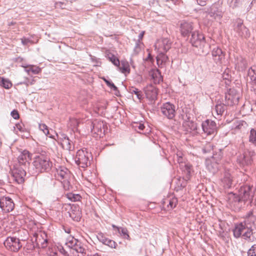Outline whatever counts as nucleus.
Instances as JSON below:
<instances>
[{
	"instance_id": "nucleus-1",
	"label": "nucleus",
	"mask_w": 256,
	"mask_h": 256,
	"mask_svg": "<svg viewBox=\"0 0 256 256\" xmlns=\"http://www.w3.org/2000/svg\"><path fill=\"white\" fill-rule=\"evenodd\" d=\"M254 193L250 186L245 185L241 186L239 194H230L229 195L228 204L231 209L234 211H239L246 202L252 200Z\"/></svg>"
},
{
	"instance_id": "nucleus-2",
	"label": "nucleus",
	"mask_w": 256,
	"mask_h": 256,
	"mask_svg": "<svg viewBox=\"0 0 256 256\" xmlns=\"http://www.w3.org/2000/svg\"><path fill=\"white\" fill-rule=\"evenodd\" d=\"M32 166L35 171L34 174H36L50 171L52 166V162L48 156L40 154L34 157Z\"/></svg>"
},
{
	"instance_id": "nucleus-3",
	"label": "nucleus",
	"mask_w": 256,
	"mask_h": 256,
	"mask_svg": "<svg viewBox=\"0 0 256 256\" xmlns=\"http://www.w3.org/2000/svg\"><path fill=\"white\" fill-rule=\"evenodd\" d=\"M191 113H182L179 114L180 122H182V128L186 134H196L198 133V126L193 120H192Z\"/></svg>"
},
{
	"instance_id": "nucleus-4",
	"label": "nucleus",
	"mask_w": 256,
	"mask_h": 256,
	"mask_svg": "<svg viewBox=\"0 0 256 256\" xmlns=\"http://www.w3.org/2000/svg\"><path fill=\"white\" fill-rule=\"evenodd\" d=\"M242 222L247 228V230L244 233L242 238L246 240H250L252 228H256V215L254 214L252 210L249 211L246 214Z\"/></svg>"
},
{
	"instance_id": "nucleus-5",
	"label": "nucleus",
	"mask_w": 256,
	"mask_h": 256,
	"mask_svg": "<svg viewBox=\"0 0 256 256\" xmlns=\"http://www.w3.org/2000/svg\"><path fill=\"white\" fill-rule=\"evenodd\" d=\"M56 176L62 184L64 188L69 190L71 186L69 181L71 177L70 171L66 168L60 166L56 169Z\"/></svg>"
},
{
	"instance_id": "nucleus-6",
	"label": "nucleus",
	"mask_w": 256,
	"mask_h": 256,
	"mask_svg": "<svg viewBox=\"0 0 256 256\" xmlns=\"http://www.w3.org/2000/svg\"><path fill=\"white\" fill-rule=\"evenodd\" d=\"M90 153L86 149H80L77 151L75 158L76 164L80 167L86 168L90 164Z\"/></svg>"
},
{
	"instance_id": "nucleus-7",
	"label": "nucleus",
	"mask_w": 256,
	"mask_h": 256,
	"mask_svg": "<svg viewBox=\"0 0 256 256\" xmlns=\"http://www.w3.org/2000/svg\"><path fill=\"white\" fill-rule=\"evenodd\" d=\"M32 240L36 242L38 247L44 248L48 246V236L45 232L38 231L32 233Z\"/></svg>"
},
{
	"instance_id": "nucleus-8",
	"label": "nucleus",
	"mask_w": 256,
	"mask_h": 256,
	"mask_svg": "<svg viewBox=\"0 0 256 256\" xmlns=\"http://www.w3.org/2000/svg\"><path fill=\"white\" fill-rule=\"evenodd\" d=\"M89 123H90V128L92 132L100 138L104 136L106 126L102 121L95 120L92 122L88 121Z\"/></svg>"
},
{
	"instance_id": "nucleus-9",
	"label": "nucleus",
	"mask_w": 256,
	"mask_h": 256,
	"mask_svg": "<svg viewBox=\"0 0 256 256\" xmlns=\"http://www.w3.org/2000/svg\"><path fill=\"white\" fill-rule=\"evenodd\" d=\"M7 250L12 252H17L22 247V244L18 238L14 236H8L4 242Z\"/></svg>"
},
{
	"instance_id": "nucleus-10",
	"label": "nucleus",
	"mask_w": 256,
	"mask_h": 256,
	"mask_svg": "<svg viewBox=\"0 0 256 256\" xmlns=\"http://www.w3.org/2000/svg\"><path fill=\"white\" fill-rule=\"evenodd\" d=\"M255 154L256 153L254 150H248L238 157L237 161L240 166H244L250 165L252 163L253 157Z\"/></svg>"
},
{
	"instance_id": "nucleus-11",
	"label": "nucleus",
	"mask_w": 256,
	"mask_h": 256,
	"mask_svg": "<svg viewBox=\"0 0 256 256\" xmlns=\"http://www.w3.org/2000/svg\"><path fill=\"white\" fill-rule=\"evenodd\" d=\"M14 208V204L8 196L0 197V210L4 213L12 212Z\"/></svg>"
},
{
	"instance_id": "nucleus-12",
	"label": "nucleus",
	"mask_w": 256,
	"mask_h": 256,
	"mask_svg": "<svg viewBox=\"0 0 256 256\" xmlns=\"http://www.w3.org/2000/svg\"><path fill=\"white\" fill-rule=\"evenodd\" d=\"M172 42L168 38L158 40L155 44V48L159 52H167L171 48Z\"/></svg>"
},
{
	"instance_id": "nucleus-13",
	"label": "nucleus",
	"mask_w": 256,
	"mask_h": 256,
	"mask_svg": "<svg viewBox=\"0 0 256 256\" xmlns=\"http://www.w3.org/2000/svg\"><path fill=\"white\" fill-rule=\"evenodd\" d=\"M190 41L194 46L197 48L204 46L206 43L203 34L196 31L192 33Z\"/></svg>"
},
{
	"instance_id": "nucleus-14",
	"label": "nucleus",
	"mask_w": 256,
	"mask_h": 256,
	"mask_svg": "<svg viewBox=\"0 0 256 256\" xmlns=\"http://www.w3.org/2000/svg\"><path fill=\"white\" fill-rule=\"evenodd\" d=\"M26 168L22 166L15 168L12 171L14 178L18 184H22L24 182V176L26 174Z\"/></svg>"
},
{
	"instance_id": "nucleus-15",
	"label": "nucleus",
	"mask_w": 256,
	"mask_h": 256,
	"mask_svg": "<svg viewBox=\"0 0 256 256\" xmlns=\"http://www.w3.org/2000/svg\"><path fill=\"white\" fill-rule=\"evenodd\" d=\"M31 156L32 154L28 150H24L21 152L18 158L20 166L26 168L30 164V161L32 158Z\"/></svg>"
},
{
	"instance_id": "nucleus-16",
	"label": "nucleus",
	"mask_w": 256,
	"mask_h": 256,
	"mask_svg": "<svg viewBox=\"0 0 256 256\" xmlns=\"http://www.w3.org/2000/svg\"><path fill=\"white\" fill-rule=\"evenodd\" d=\"M61 144L66 150H72L74 148V138L72 134L68 137L65 134H62L60 137Z\"/></svg>"
},
{
	"instance_id": "nucleus-17",
	"label": "nucleus",
	"mask_w": 256,
	"mask_h": 256,
	"mask_svg": "<svg viewBox=\"0 0 256 256\" xmlns=\"http://www.w3.org/2000/svg\"><path fill=\"white\" fill-rule=\"evenodd\" d=\"M202 130L206 135L212 134L216 130V123L212 120H206L202 124Z\"/></svg>"
},
{
	"instance_id": "nucleus-18",
	"label": "nucleus",
	"mask_w": 256,
	"mask_h": 256,
	"mask_svg": "<svg viewBox=\"0 0 256 256\" xmlns=\"http://www.w3.org/2000/svg\"><path fill=\"white\" fill-rule=\"evenodd\" d=\"M247 230V228L245 226L242 222L235 224L234 227L232 230L234 236L238 238L242 235L244 232Z\"/></svg>"
},
{
	"instance_id": "nucleus-19",
	"label": "nucleus",
	"mask_w": 256,
	"mask_h": 256,
	"mask_svg": "<svg viewBox=\"0 0 256 256\" xmlns=\"http://www.w3.org/2000/svg\"><path fill=\"white\" fill-rule=\"evenodd\" d=\"M145 94L146 98L150 100H155L157 98L158 89L152 85L148 86L145 88Z\"/></svg>"
},
{
	"instance_id": "nucleus-20",
	"label": "nucleus",
	"mask_w": 256,
	"mask_h": 256,
	"mask_svg": "<svg viewBox=\"0 0 256 256\" xmlns=\"http://www.w3.org/2000/svg\"><path fill=\"white\" fill-rule=\"evenodd\" d=\"M193 30L192 24L187 22H182L180 26V31L183 36H188Z\"/></svg>"
},
{
	"instance_id": "nucleus-21",
	"label": "nucleus",
	"mask_w": 256,
	"mask_h": 256,
	"mask_svg": "<svg viewBox=\"0 0 256 256\" xmlns=\"http://www.w3.org/2000/svg\"><path fill=\"white\" fill-rule=\"evenodd\" d=\"M226 97L228 100L230 101L232 104H235L238 103L240 95L234 89H230Z\"/></svg>"
},
{
	"instance_id": "nucleus-22",
	"label": "nucleus",
	"mask_w": 256,
	"mask_h": 256,
	"mask_svg": "<svg viewBox=\"0 0 256 256\" xmlns=\"http://www.w3.org/2000/svg\"><path fill=\"white\" fill-rule=\"evenodd\" d=\"M220 184L224 188H229L232 184V178L228 172H225L223 178L221 179Z\"/></svg>"
},
{
	"instance_id": "nucleus-23",
	"label": "nucleus",
	"mask_w": 256,
	"mask_h": 256,
	"mask_svg": "<svg viewBox=\"0 0 256 256\" xmlns=\"http://www.w3.org/2000/svg\"><path fill=\"white\" fill-rule=\"evenodd\" d=\"M180 168L186 174V178L189 180L192 171V166L186 161L184 163L180 164Z\"/></svg>"
},
{
	"instance_id": "nucleus-24",
	"label": "nucleus",
	"mask_w": 256,
	"mask_h": 256,
	"mask_svg": "<svg viewBox=\"0 0 256 256\" xmlns=\"http://www.w3.org/2000/svg\"><path fill=\"white\" fill-rule=\"evenodd\" d=\"M150 74L155 84H159L162 80V77L161 75V73L158 69L151 70L150 72Z\"/></svg>"
},
{
	"instance_id": "nucleus-25",
	"label": "nucleus",
	"mask_w": 256,
	"mask_h": 256,
	"mask_svg": "<svg viewBox=\"0 0 256 256\" xmlns=\"http://www.w3.org/2000/svg\"><path fill=\"white\" fill-rule=\"evenodd\" d=\"M212 56L216 62L222 63L224 59V56L221 49L217 48L212 51Z\"/></svg>"
},
{
	"instance_id": "nucleus-26",
	"label": "nucleus",
	"mask_w": 256,
	"mask_h": 256,
	"mask_svg": "<svg viewBox=\"0 0 256 256\" xmlns=\"http://www.w3.org/2000/svg\"><path fill=\"white\" fill-rule=\"evenodd\" d=\"M120 71L124 74H130V69L129 63L126 60H122L120 62V65L118 66Z\"/></svg>"
},
{
	"instance_id": "nucleus-27",
	"label": "nucleus",
	"mask_w": 256,
	"mask_h": 256,
	"mask_svg": "<svg viewBox=\"0 0 256 256\" xmlns=\"http://www.w3.org/2000/svg\"><path fill=\"white\" fill-rule=\"evenodd\" d=\"M166 52H160L156 56V62L159 67L165 64L168 60V57L164 54Z\"/></svg>"
},
{
	"instance_id": "nucleus-28",
	"label": "nucleus",
	"mask_w": 256,
	"mask_h": 256,
	"mask_svg": "<svg viewBox=\"0 0 256 256\" xmlns=\"http://www.w3.org/2000/svg\"><path fill=\"white\" fill-rule=\"evenodd\" d=\"M78 240L75 238L74 236H70L66 239L65 245L68 248L72 249L76 244H78Z\"/></svg>"
},
{
	"instance_id": "nucleus-29",
	"label": "nucleus",
	"mask_w": 256,
	"mask_h": 256,
	"mask_svg": "<svg viewBox=\"0 0 256 256\" xmlns=\"http://www.w3.org/2000/svg\"><path fill=\"white\" fill-rule=\"evenodd\" d=\"M112 227L117 229L118 232L120 234L122 238L126 240H130V236L128 230L126 228L118 227L113 224Z\"/></svg>"
},
{
	"instance_id": "nucleus-30",
	"label": "nucleus",
	"mask_w": 256,
	"mask_h": 256,
	"mask_svg": "<svg viewBox=\"0 0 256 256\" xmlns=\"http://www.w3.org/2000/svg\"><path fill=\"white\" fill-rule=\"evenodd\" d=\"M0 86L6 89H10L12 86V84L8 78L0 77Z\"/></svg>"
},
{
	"instance_id": "nucleus-31",
	"label": "nucleus",
	"mask_w": 256,
	"mask_h": 256,
	"mask_svg": "<svg viewBox=\"0 0 256 256\" xmlns=\"http://www.w3.org/2000/svg\"><path fill=\"white\" fill-rule=\"evenodd\" d=\"M161 110L162 112H174L175 106L170 102H166L161 107Z\"/></svg>"
},
{
	"instance_id": "nucleus-32",
	"label": "nucleus",
	"mask_w": 256,
	"mask_h": 256,
	"mask_svg": "<svg viewBox=\"0 0 256 256\" xmlns=\"http://www.w3.org/2000/svg\"><path fill=\"white\" fill-rule=\"evenodd\" d=\"M129 92L132 94H135L138 100L140 102H141L143 98L142 92L138 88L132 86L130 88Z\"/></svg>"
},
{
	"instance_id": "nucleus-33",
	"label": "nucleus",
	"mask_w": 256,
	"mask_h": 256,
	"mask_svg": "<svg viewBox=\"0 0 256 256\" xmlns=\"http://www.w3.org/2000/svg\"><path fill=\"white\" fill-rule=\"evenodd\" d=\"M66 198L71 202H74L80 201L82 198V196L80 194L72 192L67 194Z\"/></svg>"
},
{
	"instance_id": "nucleus-34",
	"label": "nucleus",
	"mask_w": 256,
	"mask_h": 256,
	"mask_svg": "<svg viewBox=\"0 0 256 256\" xmlns=\"http://www.w3.org/2000/svg\"><path fill=\"white\" fill-rule=\"evenodd\" d=\"M132 127L140 133H142V131L144 128V126L142 123V120H140V122H134L132 124Z\"/></svg>"
},
{
	"instance_id": "nucleus-35",
	"label": "nucleus",
	"mask_w": 256,
	"mask_h": 256,
	"mask_svg": "<svg viewBox=\"0 0 256 256\" xmlns=\"http://www.w3.org/2000/svg\"><path fill=\"white\" fill-rule=\"evenodd\" d=\"M70 216L74 220L78 222L80 220V213L79 210H72L70 212H69Z\"/></svg>"
},
{
	"instance_id": "nucleus-36",
	"label": "nucleus",
	"mask_w": 256,
	"mask_h": 256,
	"mask_svg": "<svg viewBox=\"0 0 256 256\" xmlns=\"http://www.w3.org/2000/svg\"><path fill=\"white\" fill-rule=\"evenodd\" d=\"M72 250L78 253L81 254L82 255L85 254L86 252V250L82 246V244L80 241H78V244H76Z\"/></svg>"
},
{
	"instance_id": "nucleus-37",
	"label": "nucleus",
	"mask_w": 256,
	"mask_h": 256,
	"mask_svg": "<svg viewBox=\"0 0 256 256\" xmlns=\"http://www.w3.org/2000/svg\"><path fill=\"white\" fill-rule=\"evenodd\" d=\"M248 77L250 80L254 83H256V70L251 68L248 72Z\"/></svg>"
},
{
	"instance_id": "nucleus-38",
	"label": "nucleus",
	"mask_w": 256,
	"mask_h": 256,
	"mask_svg": "<svg viewBox=\"0 0 256 256\" xmlns=\"http://www.w3.org/2000/svg\"><path fill=\"white\" fill-rule=\"evenodd\" d=\"M27 71L28 72H32L34 74H38L40 72L41 69L38 66H32L28 67Z\"/></svg>"
},
{
	"instance_id": "nucleus-39",
	"label": "nucleus",
	"mask_w": 256,
	"mask_h": 256,
	"mask_svg": "<svg viewBox=\"0 0 256 256\" xmlns=\"http://www.w3.org/2000/svg\"><path fill=\"white\" fill-rule=\"evenodd\" d=\"M108 58L114 66H117L120 65V60L114 55L108 54Z\"/></svg>"
},
{
	"instance_id": "nucleus-40",
	"label": "nucleus",
	"mask_w": 256,
	"mask_h": 256,
	"mask_svg": "<svg viewBox=\"0 0 256 256\" xmlns=\"http://www.w3.org/2000/svg\"><path fill=\"white\" fill-rule=\"evenodd\" d=\"M178 200L176 198H172L169 200L168 204L167 205V207L168 209H172L175 208L177 204Z\"/></svg>"
},
{
	"instance_id": "nucleus-41",
	"label": "nucleus",
	"mask_w": 256,
	"mask_h": 256,
	"mask_svg": "<svg viewBox=\"0 0 256 256\" xmlns=\"http://www.w3.org/2000/svg\"><path fill=\"white\" fill-rule=\"evenodd\" d=\"M250 141L253 144H256V130L252 129L250 135Z\"/></svg>"
},
{
	"instance_id": "nucleus-42",
	"label": "nucleus",
	"mask_w": 256,
	"mask_h": 256,
	"mask_svg": "<svg viewBox=\"0 0 256 256\" xmlns=\"http://www.w3.org/2000/svg\"><path fill=\"white\" fill-rule=\"evenodd\" d=\"M38 126L40 130L42 131V132L46 136L48 135V134H49V131L48 126L46 124H39Z\"/></svg>"
},
{
	"instance_id": "nucleus-43",
	"label": "nucleus",
	"mask_w": 256,
	"mask_h": 256,
	"mask_svg": "<svg viewBox=\"0 0 256 256\" xmlns=\"http://www.w3.org/2000/svg\"><path fill=\"white\" fill-rule=\"evenodd\" d=\"M14 130L16 132L18 131L20 132H24V124L22 123H18L15 125L14 126Z\"/></svg>"
},
{
	"instance_id": "nucleus-44",
	"label": "nucleus",
	"mask_w": 256,
	"mask_h": 256,
	"mask_svg": "<svg viewBox=\"0 0 256 256\" xmlns=\"http://www.w3.org/2000/svg\"><path fill=\"white\" fill-rule=\"evenodd\" d=\"M248 256H256V244L252 246L248 252Z\"/></svg>"
},
{
	"instance_id": "nucleus-45",
	"label": "nucleus",
	"mask_w": 256,
	"mask_h": 256,
	"mask_svg": "<svg viewBox=\"0 0 256 256\" xmlns=\"http://www.w3.org/2000/svg\"><path fill=\"white\" fill-rule=\"evenodd\" d=\"M206 167L212 173L216 172L218 170V166L216 164H214V166H212V164H207Z\"/></svg>"
},
{
	"instance_id": "nucleus-46",
	"label": "nucleus",
	"mask_w": 256,
	"mask_h": 256,
	"mask_svg": "<svg viewBox=\"0 0 256 256\" xmlns=\"http://www.w3.org/2000/svg\"><path fill=\"white\" fill-rule=\"evenodd\" d=\"M105 245L108 246L111 248H116L117 244L114 240L108 238Z\"/></svg>"
},
{
	"instance_id": "nucleus-47",
	"label": "nucleus",
	"mask_w": 256,
	"mask_h": 256,
	"mask_svg": "<svg viewBox=\"0 0 256 256\" xmlns=\"http://www.w3.org/2000/svg\"><path fill=\"white\" fill-rule=\"evenodd\" d=\"M98 240H100V242L104 244H106V243L107 242V240H108V238L104 236L102 234H100L98 235Z\"/></svg>"
},
{
	"instance_id": "nucleus-48",
	"label": "nucleus",
	"mask_w": 256,
	"mask_h": 256,
	"mask_svg": "<svg viewBox=\"0 0 256 256\" xmlns=\"http://www.w3.org/2000/svg\"><path fill=\"white\" fill-rule=\"evenodd\" d=\"M164 114L168 119H172L176 116V114H178V117L179 118V114L180 113H162ZM179 118L178 119V120Z\"/></svg>"
},
{
	"instance_id": "nucleus-49",
	"label": "nucleus",
	"mask_w": 256,
	"mask_h": 256,
	"mask_svg": "<svg viewBox=\"0 0 256 256\" xmlns=\"http://www.w3.org/2000/svg\"><path fill=\"white\" fill-rule=\"evenodd\" d=\"M212 149V146L211 144L209 143L206 145V148H202V152L204 153H206L210 152V150Z\"/></svg>"
},
{
	"instance_id": "nucleus-50",
	"label": "nucleus",
	"mask_w": 256,
	"mask_h": 256,
	"mask_svg": "<svg viewBox=\"0 0 256 256\" xmlns=\"http://www.w3.org/2000/svg\"><path fill=\"white\" fill-rule=\"evenodd\" d=\"M59 252L64 256H68V252L64 250L63 246H60L58 248Z\"/></svg>"
},
{
	"instance_id": "nucleus-51",
	"label": "nucleus",
	"mask_w": 256,
	"mask_h": 256,
	"mask_svg": "<svg viewBox=\"0 0 256 256\" xmlns=\"http://www.w3.org/2000/svg\"><path fill=\"white\" fill-rule=\"evenodd\" d=\"M106 84L112 89H113L114 90H116L117 87L112 82L108 80V82H106Z\"/></svg>"
},
{
	"instance_id": "nucleus-52",
	"label": "nucleus",
	"mask_w": 256,
	"mask_h": 256,
	"mask_svg": "<svg viewBox=\"0 0 256 256\" xmlns=\"http://www.w3.org/2000/svg\"><path fill=\"white\" fill-rule=\"evenodd\" d=\"M197 3L200 6H205L206 4V2L205 0H196Z\"/></svg>"
},
{
	"instance_id": "nucleus-53",
	"label": "nucleus",
	"mask_w": 256,
	"mask_h": 256,
	"mask_svg": "<svg viewBox=\"0 0 256 256\" xmlns=\"http://www.w3.org/2000/svg\"><path fill=\"white\" fill-rule=\"evenodd\" d=\"M177 160H178V163L179 164V166L180 165V164L184 163L186 162L185 160V158H184L183 156H181L180 158H178Z\"/></svg>"
},
{
	"instance_id": "nucleus-54",
	"label": "nucleus",
	"mask_w": 256,
	"mask_h": 256,
	"mask_svg": "<svg viewBox=\"0 0 256 256\" xmlns=\"http://www.w3.org/2000/svg\"><path fill=\"white\" fill-rule=\"evenodd\" d=\"M10 114L15 120L18 119L20 118L19 113H10Z\"/></svg>"
},
{
	"instance_id": "nucleus-55",
	"label": "nucleus",
	"mask_w": 256,
	"mask_h": 256,
	"mask_svg": "<svg viewBox=\"0 0 256 256\" xmlns=\"http://www.w3.org/2000/svg\"><path fill=\"white\" fill-rule=\"evenodd\" d=\"M21 40H22V42L24 45L26 44L29 41L28 40L25 38H22Z\"/></svg>"
},
{
	"instance_id": "nucleus-56",
	"label": "nucleus",
	"mask_w": 256,
	"mask_h": 256,
	"mask_svg": "<svg viewBox=\"0 0 256 256\" xmlns=\"http://www.w3.org/2000/svg\"><path fill=\"white\" fill-rule=\"evenodd\" d=\"M64 232L67 234H70L71 232V229L69 228H64Z\"/></svg>"
},
{
	"instance_id": "nucleus-57",
	"label": "nucleus",
	"mask_w": 256,
	"mask_h": 256,
	"mask_svg": "<svg viewBox=\"0 0 256 256\" xmlns=\"http://www.w3.org/2000/svg\"><path fill=\"white\" fill-rule=\"evenodd\" d=\"M181 156H183L182 153L180 151H178L176 153V158H180Z\"/></svg>"
},
{
	"instance_id": "nucleus-58",
	"label": "nucleus",
	"mask_w": 256,
	"mask_h": 256,
	"mask_svg": "<svg viewBox=\"0 0 256 256\" xmlns=\"http://www.w3.org/2000/svg\"><path fill=\"white\" fill-rule=\"evenodd\" d=\"M145 32L142 31L139 35V40H142L143 38V36Z\"/></svg>"
},
{
	"instance_id": "nucleus-59",
	"label": "nucleus",
	"mask_w": 256,
	"mask_h": 256,
	"mask_svg": "<svg viewBox=\"0 0 256 256\" xmlns=\"http://www.w3.org/2000/svg\"><path fill=\"white\" fill-rule=\"evenodd\" d=\"M50 256H58V254L55 252H52Z\"/></svg>"
},
{
	"instance_id": "nucleus-60",
	"label": "nucleus",
	"mask_w": 256,
	"mask_h": 256,
	"mask_svg": "<svg viewBox=\"0 0 256 256\" xmlns=\"http://www.w3.org/2000/svg\"><path fill=\"white\" fill-rule=\"evenodd\" d=\"M23 232L24 234H26V235H27V234H28V232L24 230H20V232Z\"/></svg>"
},
{
	"instance_id": "nucleus-61",
	"label": "nucleus",
	"mask_w": 256,
	"mask_h": 256,
	"mask_svg": "<svg viewBox=\"0 0 256 256\" xmlns=\"http://www.w3.org/2000/svg\"><path fill=\"white\" fill-rule=\"evenodd\" d=\"M102 79L104 80V81L106 83V82H108V80H107L106 78H102Z\"/></svg>"
},
{
	"instance_id": "nucleus-62",
	"label": "nucleus",
	"mask_w": 256,
	"mask_h": 256,
	"mask_svg": "<svg viewBox=\"0 0 256 256\" xmlns=\"http://www.w3.org/2000/svg\"><path fill=\"white\" fill-rule=\"evenodd\" d=\"M216 116H218L219 115H220L222 116V113H218V112H216V113H214Z\"/></svg>"
},
{
	"instance_id": "nucleus-63",
	"label": "nucleus",
	"mask_w": 256,
	"mask_h": 256,
	"mask_svg": "<svg viewBox=\"0 0 256 256\" xmlns=\"http://www.w3.org/2000/svg\"><path fill=\"white\" fill-rule=\"evenodd\" d=\"M34 82H35V81L34 80H32L30 82V84H34Z\"/></svg>"
},
{
	"instance_id": "nucleus-64",
	"label": "nucleus",
	"mask_w": 256,
	"mask_h": 256,
	"mask_svg": "<svg viewBox=\"0 0 256 256\" xmlns=\"http://www.w3.org/2000/svg\"><path fill=\"white\" fill-rule=\"evenodd\" d=\"M92 256H99V254L98 253H96Z\"/></svg>"
}]
</instances>
